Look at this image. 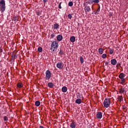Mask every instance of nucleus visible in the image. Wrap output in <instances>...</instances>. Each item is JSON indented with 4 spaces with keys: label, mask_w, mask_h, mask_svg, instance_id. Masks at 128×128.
Listing matches in <instances>:
<instances>
[{
    "label": "nucleus",
    "mask_w": 128,
    "mask_h": 128,
    "mask_svg": "<svg viewBox=\"0 0 128 128\" xmlns=\"http://www.w3.org/2000/svg\"><path fill=\"white\" fill-rule=\"evenodd\" d=\"M39 128H44V126H39Z\"/></svg>",
    "instance_id": "37998d69"
},
{
    "label": "nucleus",
    "mask_w": 128,
    "mask_h": 128,
    "mask_svg": "<svg viewBox=\"0 0 128 128\" xmlns=\"http://www.w3.org/2000/svg\"><path fill=\"white\" fill-rule=\"evenodd\" d=\"M17 86L19 88H22V86H24V84H22V82H18L17 84Z\"/></svg>",
    "instance_id": "a211bd4d"
},
{
    "label": "nucleus",
    "mask_w": 128,
    "mask_h": 128,
    "mask_svg": "<svg viewBox=\"0 0 128 128\" xmlns=\"http://www.w3.org/2000/svg\"><path fill=\"white\" fill-rule=\"evenodd\" d=\"M36 106H40V102L39 100H37L35 102Z\"/></svg>",
    "instance_id": "5701e85b"
},
{
    "label": "nucleus",
    "mask_w": 128,
    "mask_h": 128,
    "mask_svg": "<svg viewBox=\"0 0 128 128\" xmlns=\"http://www.w3.org/2000/svg\"><path fill=\"white\" fill-rule=\"evenodd\" d=\"M126 115L128 116V114Z\"/></svg>",
    "instance_id": "49530a36"
},
{
    "label": "nucleus",
    "mask_w": 128,
    "mask_h": 128,
    "mask_svg": "<svg viewBox=\"0 0 128 128\" xmlns=\"http://www.w3.org/2000/svg\"><path fill=\"white\" fill-rule=\"evenodd\" d=\"M56 68L60 70H62L64 68V64L62 62H58L56 64Z\"/></svg>",
    "instance_id": "423d86ee"
},
{
    "label": "nucleus",
    "mask_w": 128,
    "mask_h": 128,
    "mask_svg": "<svg viewBox=\"0 0 128 128\" xmlns=\"http://www.w3.org/2000/svg\"><path fill=\"white\" fill-rule=\"evenodd\" d=\"M76 123L74 122H72L70 124V127L71 128H76Z\"/></svg>",
    "instance_id": "4468645a"
},
{
    "label": "nucleus",
    "mask_w": 128,
    "mask_h": 128,
    "mask_svg": "<svg viewBox=\"0 0 128 128\" xmlns=\"http://www.w3.org/2000/svg\"><path fill=\"white\" fill-rule=\"evenodd\" d=\"M124 73H120L119 76L118 78L121 80L122 84H124L126 80L124 79Z\"/></svg>",
    "instance_id": "39448f33"
},
{
    "label": "nucleus",
    "mask_w": 128,
    "mask_h": 128,
    "mask_svg": "<svg viewBox=\"0 0 128 128\" xmlns=\"http://www.w3.org/2000/svg\"><path fill=\"white\" fill-rule=\"evenodd\" d=\"M96 12H92V14H98V13H96Z\"/></svg>",
    "instance_id": "4c0bfd02"
},
{
    "label": "nucleus",
    "mask_w": 128,
    "mask_h": 128,
    "mask_svg": "<svg viewBox=\"0 0 128 128\" xmlns=\"http://www.w3.org/2000/svg\"><path fill=\"white\" fill-rule=\"evenodd\" d=\"M97 120H100L102 118V112H98L96 115Z\"/></svg>",
    "instance_id": "0eeeda50"
},
{
    "label": "nucleus",
    "mask_w": 128,
    "mask_h": 128,
    "mask_svg": "<svg viewBox=\"0 0 128 128\" xmlns=\"http://www.w3.org/2000/svg\"><path fill=\"white\" fill-rule=\"evenodd\" d=\"M94 2V4H98L100 2V0H93L91 1V4Z\"/></svg>",
    "instance_id": "393cba45"
},
{
    "label": "nucleus",
    "mask_w": 128,
    "mask_h": 128,
    "mask_svg": "<svg viewBox=\"0 0 128 128\" xmlns=\"http://www.w3.org/2000/svg\"><path fill=\"white\" fill-rule=\"evenodd\" d=\"M76 98H84V96H82V94H81L80 92H78Z\"/></svg>",
    "instance_id": "9b49d317"
},
{
    "label": "nucleus",
    "mask_w": 128,
    "mask_h": 128,
    "mask_svg": "<svg viewBox=\"0 0 128 128\" xmlns=\"http://www.w3.org/2000/svg\"><path fill=\"white\" fill-rule=\"evenodd\" d=\"M70 42H76V37L74 36H72L70 38Z\"/></svg>",
    "instance_id": "f3484780"
},
{
    "label": "nucleus",
    "mask_w": 128,
    "mask_h": 128,
    "mask_svg": "<svg viewBox=\"0 0 128 128\" xmlns=\"http://www.w3.org/2000/svg\"><path fill=\"white\" fill-rule=\"evenodd\" d=\"M54 30H58V28H60V25L58 24L55 22V24H54Z\"/></svg>",
    "instance_id": "ddd939ff"
},
{
    "label": "nucleus",
    "mask_w": 128,
    "mask_h": 128,
    "mask_svg": "<svg viewBox=\"0 0 128 128\" xmlns=\"http://www.w3.org/2000/svg\"><path fill=\"white\" fill-rule=\"evenodd\" d=\"M0 52H2V48L0 47Z\"/></svg>",
    "instance_id": "58836bf2"
},
{
    "label": "nucleus",
    "mask_w": 128,
    "mask_h": 128,
    "mask_svg": "<svg viewBox=\"0 0 128 128\" xmlns=\"http://www.w3.org/2000/svg\"><path fill=\"white\" fill-rule=\"evenodd\" d=\"M98 8V10L96 11V12L95 14H100V4H97Z\"/></svg>",
    "instance_id": "dca6fc26"
},
{
    "label": "nucleus",
    "mask_w": 128,
    "mask_h": 128,
    "mask_svg": "<svg viewBox=\"0 0 128 128\" xmlns=\"http://www.w3.org/2000/svg\"><path fill=\"white\" fill-rule=\"evenodd\" d=\"M118 100L119 102H122L124 100V97H122V96H118Z\"/></svg>",
    "instance_id": "4be33fe9"
},
{
    "label": "nucleus",
    "mask_w": 128,
    "mask_h": 128,
    "mask_svg": "<svg viewBox=\"0 0 128 128\" xmlns=\"http://www.w3.org/2000/svg\"><path fill=\"white\" fill-rule=\"evenodd\" d=\"M68 16L69 20H72V16L71 14H68Z\"/></svg>",
    "instance_id": "473e14b6"
},
{
    "label": "nucleus",
    "mask_w": 128,
    "mask_h": 128,
    "mask_svg": "<svg viewBox=\"0 0 128 128\" xmlns=\"http://www.w3.org/2000/svg\"><path fill=\"white\" fill-rule=\"evenodd\" d=\"M18 16H14L12 20H14V22H18Z\"/></svg>",
    "instance_id": "aec40b11"
},
{
    "label": "nucleus",
    "mask_w": 128,
    "mask_h": 128,
    "mask_svg": "<svg viewBox=\"0 0 128 128\" xmlns=\"http://www.w3.org/2000/svg\"><path fill=\"white\" fill-rule=\"evenodd\" d=\"M54 36H56V35L54 34H51V38H54Z\"/></svg>",
    "instance_id": "f704fd0d"
},
{
    "label": "nucleus",
    "mask_w": 128,
    "mask_h": 128,
    "mask_svg": "<svg viewBox=\"0 0 128 128\" xmlns=\"http://www.w3.org/2000/svg\"><path fill=\"white\" fill-rule=\"evenodd\" d=\"M68 6H74V2H69L68 4Z\"/></svg>",
    "instance_id": "cd10ccee"
},
{
    "label": "nucleus",
    "mask_w": 128,
    "mask_h": 128,
    "mask_svg": "<svg viewBox=\"0 0 128 128\" xmlns=\"http://www.w3.org/2000/svg\"><path fill=\"white\" fill-rule=\"evenodd\" d=\"M116 60L114 58L111 60V64H112V66H116L117 64Z\"/></svg>",
    "instance_id": "9d476101"
},
{
    "label": "nucleus",
    "mask_w": 128,
    "mask_h": 128,
    "mask_svg": "<svg viewBox=\"0 0 128 128\" xmlns=\"http://www.w3.org/2000/svg\"><path fill=\"white\" fill-rule=\"evenodd\" d=\"M118 92L120 94H124V88H120Z\"/></svg>",
    "instance_id": "b1692460"
},
{
    "label": "nucleus",
    "mask_w": 128,
    "mask_h": 128,
    "mask_svg": "<svg viewBox=\"0 0 128 128\" xmlns=\"http://www.w3.org/2000/svg\"><path fill=\"white\" fill-rule=\"evenodd\" d=\"M0 10L2 14L6 10V2L4 0H1L0 1Z\"/></svg>",
    "instance_id": "f03ea898"
},
{
    "label": "nucleus",
    "mask_w": 128,
    "mask_h": 128,
    "mask_svg": "<svg viewBox=\"0 0 128 128\" xmlns=\"http://www.w3.org/2000/svg\"><path fill=\"white\" fill-rule=\"evenodd\" d=\"M108 64H109L108 62H105L106 66H108Z\"/></svg>",
    "instance_id": "ea45409f"
},
{
    "label": "nucleus",
    "mask_w": 128,
    "mask_h": 128,
    "mask_svg": "<svg viewBox=\"0 0 128 128\" xmlns=\"http://www.w3.org/2000/svg\"><path fill=\"white\" fill-rule=\"evenodd\" d=\"M86 4H90V1H87L86 2Z\"/></svg>",
    "instance_id": "79ce46f5"
},
{
    "label": "nucleus",
    "mask_w": 128,
    "mask_h": 128,
    "mask_svg": "<svg viewBox=\"0 0 128 128\" xmlns=\"http://www.w3.org/2000/svg\"><path fill=\"white\" fill-rule=\"evenodd\" d=\"M75 102L78 104H82V99L78 98V99L76 100Z\"/></svg>",
    "instance_id": "2eb2a0df"
},
{
    "label": "nucleus",
    "mask_w": 128,
    "mask_h": 128,
    "mask_svg": "<svg viewBox=\"0 0 128 128\" xmlns=\"http://www.w3.org/2000/svg\"><path fill=\"white\" fill-rule=\"evenodd\" d=\"M83 6H84V8H86V7L88 6V4H87L86 2H84V3L83 4Z\"/></svg>",
    "instance_id": "72a5a7b5"
},
{
    "label": "nucleus",
    "mask_w": 128,
    "mask_h": 128,
    "mask_svg": "<svg viewBox=\"0 0 128 128\" xmlns=\"http://www.w3.org/2000/svg\"><path fill=\"white\" fill-rule=\"evenodd\" d=\"M120 63H118L116 66V68H120Z\"/></svg>",
    "instance_id": "c9c22d12"
},
{
    "label": "nucleus",
    "mask_w": 128,
    "mask_h": 128,
    "mask_svg": "<svg viewBox=\"0 0 128 128\" xmlns=\"http://www.w3.org/2000/svg\"><path fill=\"white\" fill-rule=\"evenodd\" d=\"M92 8H94V5L92 6Z\"/></svg>",
    "instance_id": "c03bdc74"
},
{
    "label": "nucleus",
    "mask_w": 128,
    "mask_h": 128,
    "mask_svg": "<svg viewBox=\"0 0 128 128\" xmlns=\"http://www.w3.org/2000/svg\"><path fill=\"white\" fill-rule=\"evenodd\" d=\"M4 122H8V116H4Z\"/></svg>",
    "instance_id": "bb28decb"
},
{
    "label": "nucleus",
    "mask_w": 128,
    "mask_h": 128,
    "mask_svg": "<svg viewBox=\"0 0 128 128\" xmlns=\"http://www.w3.org/2000/svg\"><path fill=\"white\" fill-rule=\"evenodd\" d=\"M58 48V43L56 41H53L51 44V50L53 52H56Z\"/></svg>",
    "instance_id": "f257e3e1"
},
{
    "label": "nucleus",
    "mask_w": 128,
    "mask_h": 128,
    "mask_svg": "<svg viewBox=\"0 0 128 128\" xmlns=\"http://www.w3.org/2000/svg\"><path fill=\"white\" fill-rule=\"evenodd\" d=\"M45 74V78L46 80H48L50 78H52V73L50 72V70H47Z\"/></svg>",
    "instance_id": "20e7f679"
},
{
    "label": "nucleus",
    "mask_w": 128,
    "mask_h": 128,
    "mask_svg": "<svg viewBox=\"0 0 128 128\" xmlns=\"http://www.w3.org/2000/svg\"><path fill=\"white\" fill-rule=\"evenodd\" d=\"M43 2L44 4H46V2H48V0H43Z\"/></svg>",
    "instance_id": "a19ab883"
},
{
    "label": "nucleus",
    "mask_w": 128,
    "mask_h": 128,
    "mask_svg": "<svg viewBox=\"0 0 128 128\" xmlns=\"http://www.w3.org/2000/svg\"><path fill=\"white\" fill-rule=\"evenodd\" d=\"M61 4H62V2H60L58 6V8L60 9L62 8Z\"/></svg>",
    "instance_id": "e433bc0d"
},
{
    "label": "nucleus",
    "mask_w": 128,
    "mask_h": 128,
    "mask_svg": "<svg viewBox=\"0 0 128 128\" xmlns=\"http://www.w3.org/2000/svg\"><path fill=\"white\" fill-rule=\"evenodd\" d=\"M38 50L39 52H42V47H39L38 48Z\"/></svg>",
    "instance_id": "c756f323"
},
{
    "label": "nucleus",
    "mask_w": 128,
    "mask_h": 128,
    "mask_svg": "<svg viewBox=\"0 0 128 128\" xmlns=\"http://www.w3.org/2000/svg\"><path fill=\"white\" fill-rule=\"evenodd\" d=\"M102 58H106V54H102Z\"/></svg>",
    "instance_id": "2f4dec72"
},
{
    "label": "nucleus",
    "mask_w": 128,
    "mask_h": 128,
    "mask_svg": "<svg viewBox=\"0 0 128 128\" xmlns=\"http://www.w3.org/2000/svg\"><path fill=\"white\" fill-rule=\"evenodd\" d=\"M62 92H68V88L66 86H63L62 88Z\"/></svg>",
    "instance_id": "f8f14e48"
},
{
    "label": "nucleus",
    "mask_w": 128,
    "mask_h": 128,
    "mask_svg": "<svg viewBox=\"0 0 128 128\" xmlns=\"http://www.w3.org/2000/svg\"><path fill=\"white\" fill-rule=\"evenodd\" d=\"M62 38H62V35L59 34V35H58L56 36V40L58 42H60V41L62 40Z\"/></svg>",
    "instance_id": "1a4fd4ad"
},
{
    "label": "nucleus",
    "mask_w": 128,
    "mask_h": 128,
    "mask_svg": "<svg viewBox=\"0 0 128 128\" xmlns=\"http://www.w3.org/2000/svg\"><path fill=\"white\" fill-rule=\"evenodd\" d=\"M84 10L85 12H90V10H92L90 9V6H88L87 7H85L84 8Z\"/></svg>",
    "instance_id": "6e6552de"
},
{
    "label": "nucleus",
    "mask_w": 128,
    "mask_h": 128,
    "mask_svg": "<svg viewBox=\"0 0 128 128\" xmlns=\"http://www.w3.org/2000/svg\"><path fill=\"white\" fill-rule=\"evenodd\" d=\"M103 104L105 108H108L110 104V98H106L104 101Z\"/></svg>",
    "instance_id": "7ed1b4c3"
},
{
    "label": "nucleus",
    "mask_w": 128,
    "mask_h": 128,
    "mask_svg": "<svg viewBox=\"0 0 128 128\" xmlns=\"http://www.w3.org/2000/svg\"><path fill=\"white\" fill-rule=\"evenodd\" d=\"M80 64H84V58H82V56H80Z\"/></svg>",
    "instance_id": "c85d7f7f"
},
{
    "label": "nucleus",
    "mask_w": 128,
    "mask_h": 128,
    "mask_svg": "<svg viewBox=\"0 0 128 128\" xmlns=\"http://www.w3.org/2000/svg\"><path fill=\"white\" fill-rule=\"evenodd\" d=\"M109 52H110V54H114V50L112 48L109 49Z\"/></svg>",
    "instance_id": "7c9ffc66"
},
{
    "label": "nucleus",
    "mask_w": 128,
    "mask_h": 128,
    "mask_svg": "<svg viewBox=\"0 0 128 128\" xmlns=\"http://www.w3.org/2000/svg\"><path fill=\"white\" fill-rule=\"evenodd\" d=\"M104 50L102 48H100L98 50V52L100 54H104Z\"/></svg>",
    "instance_id": "6ab92c4d"
},
{
    "label": "nucleus",
    "mask_w": 128,
    "mask_h": 128,
    "mask_svg": "<svg viewBox=\"0 0 128 128\" xmlns=\"http://www.w3.org/2000/svg\"><path fill=\"white\" fill-rule=\"evenodd\" d=\"M94 0H90V2H92Z\"/></svg>",
    "instance_id": "a18cd8bd"
},
{
    "label": "nucleus",
    "mask_w": 128,
    "mask_h": 128,
    "mask_svg": "<svg viewBox=\"0 0 128 128\" xmlns=\"http://www.w3.org/2000/svg\"><path fill=\"white\" fill-rule=\"evenodd\" d=\"M48 86L50 88H54V83L50 82L48 83Z\"/></svg>",
    "instance_id": "412c9836"
},
{
    "label": "nucleus",
    "mask_w": 128,
    "mask_h": 128,
    "mask_svg": "<svg viewBox=\"0 0 128 128\" xmlns=\"http://www.w3.org/2000/svg\"><path fill=\"white\" fill-rule=\"evenodd\" d=\"M58 54L60 56H63V54H64V50H60Z\"/></svg>",
    "instance_id": "a878e982"
}]
</instances>
